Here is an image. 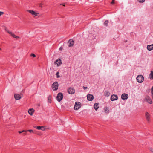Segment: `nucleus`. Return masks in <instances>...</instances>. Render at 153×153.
I'll return each mask as SVG.
<instances>
[{
  "label": "nucleus",
  "mask_w": 153,
  "mask_h": 153,
  "mask_svg": "<svg viewBox=\"0 0 153 153\" xmlns=\"http://www.w3.org/2000/svg\"><path fill=\"white\" fill-rule=\"evenodd\" d=\"M30 56L31 57H35L36 56V55L33 54V53H31V54H30Z\"/></svg>",
  "instance_id": "nucleus-27"
},
{
  "label": "nucleus",
  "mask_w": 153,
  "mask_h": 153,
  "mask_svg": "<svg viewBox=\"0 0 153 153\" xmlns=\"http://www.w3.org/2000/svg\"><path fill=\"white\" fill-rule=\"evenodd\" d=\"M149 76L151 79H153V71H151V73L149 74Z\"/></svg>",
  "instance_id": "nucleus-18"
},
{
  "label": "nucleus",
  "mask_w": 153,
  "mask_h": 153,
  "mask_svg": "<svg viewBox=\"0 0 153 153\" xmlns=\"http://www.w3.org/2000/svg\"><path fill=\"white\" fill-rule=\"evenodd\" d=\"M98 103H95L94 105V108L96 111L98 109L99 107L98 106Z\"/></svg>",
  "instance_id": "nucleus-17"
},
{
  "label": "nucleus",
  "mask_w": 153,
  "mask_h": 153,
  "mask_svg": "<svg viewBox=\"0 0 153 153\" xmlns=\"http://www.w3.org/2000/svg\"><path fill=\"white\" fill-rule=\"evenodd\" d=\"M63 94L62 93H58L57 95L56 99L58 101L60 102L63 98Z\"/></svg>",
  "instance_id": "nucleus-3"
},
{
  "label": "nucleus",
  "mask_w": 153,
  "mask_h": 153,
  "mask_svg": "<svg viewBox=\"0 0 153 153\" xmlns=\"http://www.w3.org/2000/svg\"><path fill=\"white\" fill-rule=\"evenodd\" d=\"M145 116L147 121H149L150 119V114L147 112H146L145 113Z\"/></svg>",
  "instance_id": "nucleus-14"
},
{
  "label": "nucleus",
  "mask_w": 153,
  "mask_h": 153,
  "mask_svg": "<svg viewBox=\"0 0 153 153\" xmlns=\"http://www.w3.org/2000/svg\"><path fill=\"white\" fill-rule=\"evenodd\" d=\"M146 101L150 104L152 103V101L149 96H147L145 98Z\"/></svg>",
  "instance_id": "nucleus-10"
},
{
  "label": "nucleus",
  "mask_w": 153,
  "mask_h": 153,
  "mask_svg": "<svg viewBox=\"0 0 153 153\" xmlns=\"http://www.w3.org/2000/svg\"><path fill=\"white\" fill-rule=\"evenodd\" d=\"M104 110L106 113H108L109 112V110H108V108L107 107H105L104 108Z\"/></svg>",
  "instance_id": "nucleus-21"
},
{
  "label": "nucleus",
  "mask_w": 153,
  "mask_h": 153,
  "mask_svg": "<svg viewBox=\"0 0 153 153\" xmlns=\"http://www.w3.org/2000/svg\"><path fill=\"white\" fill-rule=\"evenodd\" d=\"M24 134V135H26V133H24V134Z\"/></svg>",
  "instance_id": "nucleus-42"
},
{
  "label": "nucleus",
  "mask_w": 153,
  "mask_h": 153,
  "mask_svg": "<svg viewBox=\"0 0 153 153\" xmlns=\"http://www.w3.org/2000/svg\"><path fill=\"white\" fill-rule=\"evenodd\" d=\"M81 106L82 105L80 102H75L74 107V109L75 110H78L81 107Z\"/></svg>",
  "instance_id": "nucleus-4"
},
{
  "label": "nucleus",
  "mask_w": 153,
  "mask_h": 153,
  "mask_svg": "<svg viewBox=\"0 0 153 153\" xmlns=\"http://www.w3.org/2000/svg\"><path fill=\"white\" fill-rule=\"evenodd\" d=\"M108 20H106L104 23V25L106 26H108Z\"/></svg>",
  "instance_id": "nucleus-24"
},
{
  "label": "nucleus",
  "mask_w": 153,
  "mask_h": 153,
  "mask_svg": "<svg viewBox=\"0 0 153 153\" xmlns=\"http://www.w3.org/2000/svg\"><path fill=\"white\" fill-rule=\"evenodd\" d=\"M128 94H127L123 93L121 95V98L123 100H126L128 98Z\"/></svg>",
  "instance_id": "nucleus-11"
},
{
  "label": "nucleus",
  "mask_w": 153,
  "mask_h": 153,
  "mask_svg": "<svg viewBox=\"0 0 153 153\" xmlns=\"http://www.w3.org/2000/svg\"><path fill=\"white\" fill-rule=\"evenodd\" d=\"M63 47H62H62H61L59 48V50H60V51H62V49H63Z\"/></svg>",
  "instance_id": "nucleus-36"
},
{
  "label": "nucleus",
  "mask_w": 153,
  "mask_h": 153,
  "mask_svg": "<svg viewBox=\"0 0 153 153\" xmlns=\"http://www.w3.org/2000/svg\"><path fill=\"white\" fill-rule=\"evenodd\" d=\"M75 90L74 88H69L68 89V93L70 94H73L74 93Z\"/></svg>",
  "instance_id": "nucleus-5"
},
{
  "label": "nucleus",
  "mask_w": 153,
  "mask_h": 153,
  "mask_svg": "<svg viewBox=\"0 0 153 153\" xmlns=\"http://www.w3.org/2000/svg\"><path fill=\"white\" fill-rule=\"evenodd\" d=\"M152 97L153 99V93H152Z\"/></svg>",
  "instance_id": "nucleus-41"
},
{
  "label": "nucleus",
  "mask_w": 153,
  "mask_h": 153,
  "mask_svg": "<svg viewBox=\"0 0 153 153\" xmlns=\"http://www.w3.org/2000/svg\"><path fill=\"white\" fill-rule=\"evenodd\" d=\"M59 85L57 82L56 81L52 85V88L54 91H56L58 89Z\"/></svg>",
  "instance_id": "nucleus-1"
},
{
  "label": "nucleus",
  "mask_w": 153,
  "mask_h": 153,
  "mask_svg": "<svg viewBox=\"0 0 153 153\" xmlns=\"http://www.w3.org/2000/svg\"><path fill=\"white\" fill-rule=\"evenodd\" d=\"M147 48L148 50L149 51L153 50V44L148 45L147 46Z\"/></svg>",
  "instance_id": "nucleus-15"
},
{
  "label": "nucleus",
  "mask_w": 153,
  "mask_h": 153,
  "mask_svg": "<svg viewBox=\"0 0 153 153\" xmlns=\"http://www.w3.org/2000/svg\"><path fill=\"white\" fill-rule=\"evenodd\" d=\"M83 88L84 90H85L87 88V87H85V86H83Z\"/></svg>",
  "instance_id": "nucleus-37"
},
{
  "label": "nucleus",
  "mask_w": 153,
  "mask_h": 153,
  "mask_svg": "<svg viewBox=\"0 0 153 153\" xmlns=\"http://www.w3.org/2000/svg\"><path fill=\"white\" fill-rule=\"evenodd\" d=\"M61 63V60L59 59H58L54 62V64H57L58 66H60Z\"/></svg>",
  "instance_id": "nucleus-12"
},
{
  "label": "nucleus",
  "mask_w": 153,
  "mask_h": 153,
  "mask_svg": "<svg viewBox=\"0 0 153 153\" xmlns=\"http://www.w3.org/2000/svg\"><path fill=\"white\" fill-rule=\"evenodd\" d=\"M25 131H26L25 130H23L22 131H19V133H21L22 132H25Z\"/></svg>",
  "instance_id": "nucleus-34"
},
{
  "label": "nucleus",
  "mask_w": 153,
  "mask_h": 153,
  "mask_svg": "<svg viewBox=\"0 0 153 153\" xmlns=\"http://www.w3.org/2000/svg\"><path fill=\"white\" fill-rule=\"evenodd\" d=\"M26 131H25V132L28 131L30 133L33 132V131L32 130H28Z\"/></svg>",
  "instance_id": "nucleus-25"
},
{
  "label": "nucleus",
  "mask_w": 153,
  "mask_h": 153,
  "mask_svg": "<svg viewBox=\"0 0 153 153\" xmlns=\"http://www.w3.org/2000/svg\"><path fill=\"white\" fill-rule=\"evenodd\" d=\"M27 11L31 13L32 15H34L37 16H39V13H36L34 11L32 10H27Z\"/></svg>",
  "instance_id": "nucleus-7"
},
{
  "label": "nucleus",
  "mask_w": 153,
  "mask_h": 153,
  "mask_svg": "<svg viewBox=\"0 0 153 153\" xmlns=\"http://www.w3.org/2000/svg\"><path fill=\"white\" fill-rule=\"evenodd\" d=\"M11 36L13 38H19V37L18 36H16L15 34H14L13 33H12L11 34Z\"/></svg>",
  "instance_id": "nucleus-22"
},
{
  "label": "nucleus",
  "mask_w": 153,
  "mask_h": 153,
  "mask_svg": "<svg viewBox=\"0 0 153 153\" xmlns=\"http://www.w3.org/2000/svg\"><path fill=\"white\" fill-rule=\"evenodd\" d=\"M59 73L58 72H57L56 74V75L57 76V78H59L60 77V76L59 75Z\"/></svg>",
  "instance_id": "nucleus-29"
},
{
  "label": "nucleus",
  "mask_w": 153,
  "mask_h": 153,
  "mask_svg": "<svg viewBox=\"0 0 153 153\" xmlns=\"http://www.w3.org/2000/svg\"><path fill=\"white\" fill-rule=\"evenodd\" d=\"M144 77L142 75H139L136 78L137 81L139 83H141L144 80Z\"/></svg>",
  "instance_id": "nucleus-2"
},
{
  "label": "nucleus",
  "mask_w": 153,
  "mask_h": 153,
  "mask_svg": "<svg viewBox=\"0 0 153 153\" xmlns=\"http://www.w3.org/2000/svg\"><path fill=\"white\" fill-rule=\"evenodd\" d=\"M149 149L150 150V151H151L152 152H153V148H149Z\"/></svg>",
  "instance_id": "nucleus-32"
},
{
  "label": "nucleus",
  "mask_w": 153,
  "mask_h": 153,
  "mask_svg": "<svg viewBox=\"0 0 153 153\" xmlns=\"http://www.w3.org/2000/svg\"><path fill=\"white\" fill-rule=\"evenodd\" d=\"M14 97L15 99L17 100H20L21 98L20 95L18 94H15L14 95Z\"/></svg>",
  "instance_id": "nucleus-13"
},
{
  "label": "nucleus",
  "mask_w": 153,
  "mask_h": 153,
  "mask_svg": "<svg viewBox=\"0 0 153 153\" xmlns=\"http://www.w3.org/2000/svg\"><path fill=\"white\" fill-rule=\"evenodd\" d=\"M151 93H153V86L152 87V88L151 89Z\"/></svg>",
  "instance_id": "nucleus-35"
},
{
  "label": "nucleus",
  "mask_w": 153,
  "mask_h": 153,
  "mask_svg": "<svg viewBox=\"0 0 153 153\" xmlns=\"http://www.w3.org/2000/svg\"><path fill=\"white\" fill-rule=\"evenodd\" d=\"M45 128L44 127L42 126V127L41 129L40 130H41L42 131H44L45 130Z\"/></svg>",
  "instance_id": "nucleus-30"
},
{
  "label": "nucleus",
  "mask_w": 153,
  "mask_h": 153,
  "mask_svg": "<svg viewBox=\"0 0 153 153\" xmlns=\"http://www.w3.org/2000/svg\"><path fill=\"white\" fill-rule=\"evenodd\" d=\"M145 0H138V1L140 3H143L144 2Z\"/></svg>",
  "instance_id": "nucleus-28"
},
{
  "label": "nucleus",
  "mask_w": 153,
  "mask_h": 153,
  "mask_svg": "<svg viewBox=\"0 0 153 153\" xmlns=\"http://www.w3.org/2000/svg\"><path fill=\"white\" fill-rule=\"evenodd\" d=\"M4 14V13L3 12L0 11V16L3 15Z\"/></svg>",
  "instance_id": "nucleus-33"
},
{
  "label": "nucleus",
  "mask_w": 153,
  "mask_h": 153,
  "mask_svg": "<svg viewBox=\"0 0 153 153\" xmlns=\"http://www.w3.org/2000/svg\"><path fill=\"white\" fill-rule=\"evenodd\" d=\"M104 95L105 96H109L110 95V93L107 91H105L104 93Z\"/></svg>",
  "instance_id": "nucleus-19"
},
{
  "label": "nucleus",
  "mask_w": 153,
  "mask_h": 153,
  "mask_svg": "<svg viewBox=\"0 0 153 153\" xmlns=\"http://www.w3.org/2000/svg\"><path fill=\"white\" fill-rule=\"evenodd\" d=\"M42 3H41L39 4V6L40 7H42Z\"/></svg>",
  "instance_id": "nucleus-39"
},
{
  "label": "nucleus",
  "mask_w": 153,
  "mask_h": 153,
  "mask_svg": "<svg viewBox=\"0 0 153 153\" xmlns=\"http://www.w3.org/2000/svg\"><path fill=\"white\" fill-rule=\"evenodd\" d=\"M60 5H62L63 6H65V3L61 4Z\"/></svg>",
  "instance_id": "nucleus-38"
},
{
  "label": "nucleus",
  "mask_w": 153,
  "mask_h": 153,
  "mask_svg": "<svg viewBox=\"0 0 153 153\" xmlns=\"http://www.w3.org/2000/svg\"><path fill=\"white\" fill-rule=\"evenodd\" d=\"M68 43H69L68 45L69 47H72L74 45V41L72 39H70L68 42Z\"/></svg>",
  "instance_id": "nucleus-8"
},
{
  "label": "nucleus",
  "mask_w": 153,
  "mask_h": 153,
  "mask_svg": "<svg viewBox=\"0 0 153 153\" xmlns=\"http://www.w3.org/2000/svg\"><path fill=\"white\" fill-rule=\"evenodd\" d=\"M118 99L117 96L116 94L112 95L111 97L110 100L112 101L117 100Z\"/></svg>",
  "instance_id": "nucleus-6"
},
{
  "label": "nucleus",
  "mask_w": 153,
  "mask_h": 153,
  "mask_svg": "<svg viewBox=\"0 0 153 153\" xmlns=\"http://www.w3.org/2000/svg\"><path fill=\"white\" fill-rule=\"evenodd\" d=\"M124 41L125 42H127V40H124Z\"/></svg>",
  "instance_id": "nucleus-40"
},
{
  "label": "nucleus",
  "mask_w": 153,
  "mask_h": 153,
  "mask_svg": "<svg viewBox=\"0 0 153 153\" xmlns=\"http://www.w3.org/2000/svg\"><path fill=\"white\" fill-rule=\"evenodd\" d=\"M48 102L49 103H51V96L50 95L48 96Z\"/></svg>",
  "instance_id": "nucleus-20"
},
{
  "label": "nucleus",
  "mask_w": 153,
  "mask_h": 153,
  "mask_svg": "<svg viewBox=\"0 0 153 153\" xmlns=\"http://www.w3.org/2000/svg\"><path fill=\"white\" fill-rule=\"evenodd\" d=\"M115 1L114 0H112V1L111 2V4H114V3Z\"/></svg>",
  "instance_id": "nucleus-31"
},
{
  "label": "nucleus",
  "mask_w": 153,
  "mask_h": 153,
  "mask_svg": "<svg viewBox=\"0 0 153 153\" xmlns=\"http://www.w3.org/2000/svg\"><path fill=\"white\" fill-rule=\"evenodd\" d=\"M34 127L38 130H40L41 129L42 127V126H35Z\"/></svg>",
  "instance_id": "nucleus-23"
},
{
  "label": "nucleus",
  "mask_w": 153,
  "mask_h": 153,
  "mask_svg": "<svg viewBox=\"0 0 153 153\" xmlns=\"http://www.w3.org/2000/svg\"><path fill=\"white\" fill-rule=\"evenodd\" d=\"M5 30L9 34L11 35V34L12 33V32L10 31H9V30L6 29H5Z\"/></svg>",
  "instance_id": "nucleus-26"
},
{
  "label": "nucleus",
  "mask_w": 153,
  "mask_h": 153,
  "mask_svg": "<svg viewBox=\"0 0 153 153\" xmlns=\"http://www.w3.org/2000/svg\"><path fill=\"white\" fill-rule=\"evenodd\" d=\"M1 50V49L0 48V50Z\"/></svg>",
  "instance_id": "nucleus-43"
},
{
  "label": "nucleus",
  "mask_w": 153,
  "mask_h": 153,
  "mask_svg": "<svg viewBox=\"0 0 153 153\" xmlns=\"http://www.w3.org/2000/svg\"><path fill=\"white\" fill-rule=\"evenodd\" d=\"M87 99L88 101H92L94 98V96L92 94H88L87 95Z\"/></svg>",
  "instance_id": "nucleus-9"
},
{
  "label": "nucleus",
  "mask_w": 153,
  "mask_h": 153,
  "mask_svg": "<svg viewBox=\"0 0 153 153\" xmlns=\"http://www.w3.org/2000/svg\"><path fill=\"white\" fill-rule=\"evenodd\" d=\"M34 110L33 108L29 109L28 110V113L31 115H32L34 112Z\"/></svg>",
  "instance_id": "nucleus-16"
}]
</instances>
